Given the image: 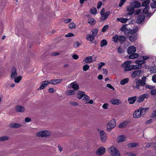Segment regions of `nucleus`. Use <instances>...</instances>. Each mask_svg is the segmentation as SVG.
Wrapping results in <instances>:
<instances>
[{
	"mask_svg": "<svg viewBox=\"0 0 156 156\" xmlns=\"http://www.w3.org/2000/svg\"><path fill=\"white\" fill-rule=\"evenodd\" d=\"M107 44V42L105 39H103L102 40L100 43V46L101 47H103L104 46H106Z\"/></svg>",
	"mask_w": 156,
	"mask_h": 156,
	"instance_id": "58836bf2",
	"label": "nucleus"
},
{
	"mask_svg": "<svg viewBox=\"0 0 156 156\" xmlns=\"http://www.w3.org/2000/svg\"><path fill=\"white\" fill-rule=\"evenodd\" d=\"M126 0H120V3L119 4V6L120 7H121L124 4V3L125 2Z\"/></svg>",
	"mask_w": 156,
	"mask_h": 156,
	"instance_id": "4d7b16f0",
	"label": "nucleus"
},
{
	"mask_svg": "<svg viewBox=\"0 0 156 156\" xmlns=\"http://www.w3.org/2000/svg\"><path fill=\"white\" fill-rule=\"evenodd\" d=\"M69 104L70 105L73 106H76L78 105V103L75 101H71L69 102Z\"/></svg>",
	"mask_w": 156,
	"mask_h": 156,
	"instance_id": "864d4df0",
	"label": "nucleus"
},
{
	"mask_svg": "<svg viewBox=\"0 0 156 156\" xmlns=\"http://www.w3.org/2000/svg\"><path fill=\"white\" fill-rule=\"evenodd\" d=\"M90 12L93 14H95L97 12V9L95 8L91 9Z\"/></svg>",
	"mask_w": 156,
	"mask_h": 156,
	"instance_id": "bf43d9fd",
	"label": "nucleus"
},
{
	"mask_svg": "<svg viewBox=\"0 0 156 156\" xmlns=\"http://www.w3.org/2000/svg\"><path fill=\"white\" fill-rule=\"evenodd\" d=\"M15 110L16 112H23L25 111V108L23 106L17 105L15 107Z\"/></svg>",
	"mask_w": 156,
	"mask_h": 156,
	"instance_id": "9d476101",
	"label": "nucleus"
},
{
	"mask_svg": "<svg viewBox=\"0 0 156 156\" xmlns=\"http://www.w3.org/2000/svg\"><path fill=\"white\" fill-rule=\"evenodd\" d=\"M142 58L143 60H146L150 58V57L148 56H142Z\"/></svg>",
	"mask_w": 156,
	"mask_h": 156,
	"instance_id": "0e129e2a",
	"label": "nucleus"
},
{
	"mask_svg": "<svg viewBox=\"0 0 156 156\" xmlns=\"http://www.w3.org/2000/svg\"><path fill=\"white\" fill-rule=\"evenodd\" d=\"M127 11L128 12V14L129 15H132L134 13V9L133 7L131 6H129L126 7Z\"/></svg>",
	"mask_w": 156,
	"mask_h": 156,
	"instance_id": "9b49d317",
	"label": "nucleus"
},
{
	"mask_svg": "<svg viewBox=\"0 0 156 156\" xmlns=\"http://www.w3.org/2000/svg\"><path fill=\"white\" fill-rule=\"evenodd\" d=\"M108 105L107 103H105L102 106V108L105 109H107L108 108Z\"/></svg>",
	"mask_w": 156,
	"mask_h": 156,
	"instance_id": "774afa93",
	"label": "nucleus"
},
{
	"mask_svg": "<svg viewBox=\"0 0 156 156\" xmlns=\"http://www.w3.org/2000/svg\"><path fill=\"white\" fill-rule=\"evenodd\" d=\"M119 41L121 43H123L124 42L126 39V37L124 36H120L119 37Z\"/></svg>",
	"mask_w": 156,
	"mask_h": 156,
	"instance_id": "2f4dec72",
	"label": "nucleus"
},
{
	"mask_svg": "<svg viewBox=\"0 0 156 156\" xmlns=\"http://www.w3.org/2000/svg\"><path fill=\"white\" fill-rule=\"evenodd\" d=\"M127 29L126 26L124 25L121 28V30L122 32H124Z\"/></svg>",
	"mask_w": 156,
	"mask_h": 156,
	"instance_id": "052dcab7",
	"label": "nucleus"
},
{
	"mask_svg": "<svg viewBox=\"0 0 156 156\" xmlns=\"http://www.w3.org/2000/svg\"><path fill=\"white\" fill-rule=\"evenodd\" d=\"M94 37L92 35L89 34L86 37V38L87 40L90 41H92L94 39Z\"/></svg>",
	"mask_w": 156,
	"mask_h": 156,
	"instance_id": "7c9ffc66",
	"label": "nucleus"
},
{
	"mask_svg": "<svg viewBox=\"0 0 156 156\" xmlns=\"http://www.w3.org/2000/svg\"><path fill=\"white\" fill-rule=\"evenodd\" d=\"M98 32V30L97 29H93L92 30V34L94 37L97 36Z\"/></svg>",
	"mask_w": 156,
	"mask_h": 156,
	"instance_id": "c03bdc74",
	"label": "nucleus"
},
{
	"mask_svg": "<svg viewBox=\"0 0 156 156\" xmlns=\"http://www.w3.org/2000/svg\"><path fill=\"white\" fill-rule=\"evenodd\" d=\"M116 125V123L114 119L111 120L107 125L106 130L110 132Z\"/></svg>",
	"mask_w": 156,
	"mask_h": 156,
	"instance_id": "7ed1b4c3",
	"label": "nucleus"
},
{
	"mask_svg": "<svg viewBox=\"0 0 156 156\" xmlns=\"http://www.w3.org/2000/svg\"><path fill=\"white\" fill-rule=\"evenodd\" d=\"M152 80L153 82L155 83H156V75H154L152 77Z\"/></svg>",
	"mask_w": 156,
	"mask_h": 156,
	"instance_id": "338daca9",
	"label": "nucleus"
},
{
	"mask_svg": "<svg viewBox=\"0 0 156 156\" xmlns=\"http://www.w3.org/2000/svg\"><path fill=\"white\" fill-rule=\"evenodd\" d=\"M131 35L129 36V40L131 41H134L137 39L136 35L135 34H131Z\"/></svg>",
	"mask_w": 156,
	"mask_h": 156,
	"instance_id": "4be33fe9",
	"label": "nucleus"
},
{
	"mask_svg": "<svg viewBox=\"0 0 156 156\" xmlns=\"http://www.w3.org/2000/svg\"><path fill=\"white\" fill-rule=\"evenodd\" d=\"M76 25L73 22L70 23L69 24V27L70 29H74L76 27Z\"/></svg>",
	"mask_w": 156,
	"mask_h": 156,
	"instance_id": "49530a36",
	"label": "nucleus"
},
{
	"mask_svg": "<svg viewBox=\"0 0 156 156\" xmlns=\"http://www.w3.org/2000/svg\"><path fill=\"white\" fill-rule=\"evenodd\" d=\"M49 84L48 80L44 81L41 83V86L39 87L38 90L44 89Z\"/></svg>",
	"mask_w": 156,
	"mask_h": 156,
	"instance_id": "0eeeda50",
	"label": "nucleus"
},
{
	"mask_svg": "<svg viewBox=\"0 0 156 156\" xmlns=\"http://www.w3.org/2000/svg\"><path fill=\"white\" fill-rule=\"evenodd\" d=\"M84 63H90L93 62L92 56H89L86 57L85 59L83 60Z\"/></svg>",
	"mask_w": 156,
	"mask_h": 156,
	"instance_id": "2eb2a0df",
	"label": "nucleus"
},
{
	"mask_svg": "<svg viewBox=\"0 0 156 156\" xmlns=\"http://www.w3.org/2000/svg\"><path fill=\"white\" fill-rule=\"evenodd\" d=\"M153 2L154 3H151V6L152 8H156V1Z\"/></svg>",
	"mask_w": 156,
	"mask_h": 156,
	"instance_id": "13d9d810",
	"label": "nucleus"
},
{
	"mask_svg": "<svg viewBox=\"0 0 156 156\" xmlns=\"http://www.w3.org/2000/svg\"><path fill=\"white\" fill-rule=\"evenodd\" d=\"M148 109V108H143L142 107L140 108L139 109L142 116L145 114L146 110Z\"/></svg>",
	"mask_w": 156,
	"mask_h": 156,
	"instance_id": "bb28decb",
	"label": "nucleus"
},
{
	"mask_svg": "<svg viewBox=\"0 0 156 156\" xmlns=\"http://www.w3.org/2000/svg\"><path fill=\"white\" fill-rule=\"evenodd\" d=\"M142 67V66L138 65H131L130 67V70L133 69H140Z\"/></svg>",
	"mask_w": 156,
	"mask_h": 156,
	"instance_id": "5701e85b",
	"label": "nucleus"
},
{
	"mask_svg": "<svg viewBox=\"0 0 156 156\" xmlns=\"http://www.w3.org/2000/svg\"><path fill=\"white\" fill-rule=\"evenodd\" d=\"M131 63V62L127 61L125 62L122 65V66L124 68V70L126 71L130 70V64Z\"/></svg>",
	"mask_w": 156,
	"mask_h": 156,
	"instance_id": "423d86ee",
	"label": "nucleus"
},
{
	"mask_svg": "<svg viewBox=\"0 0 156 156\" xmlns=\"http://www.w3.org/2000/svg\"><path fill=\"white\" fill-rule=\"evenodd\" d=\"M135 62L138 65L142 66V64H143L145 63V62L143 60H136L135 61Z\"/></svg>",
	"mask_w": 156,
	"mask_h": 156,
	"instance_id": "a18cd8bd",
	"label": "nucleus"
},
{
	"mask_svg": "<svg viewBox=\"0 0 156 156\" xmlns=\"http://www.w3.org/2000/svg\"><path fill=\"white\" fill-rule=\"evenodd\" d=\"M108 28V25H106L102 29V31L103 32H105L106 31V30H107Z\"/></svg>",
	"mask_w": 156,
	"mask_h": 156,
	"instance_id": "e2e57ef3",
	"label": "nucleus"
},
{
	"mask_svg": "<svg viewBox=\"0 0 156 156\" xmlns=\"http://www.w3.org/2000/svg\"><path fill=\"white\" fill-rule=\"evenodd\" d=\"M147 94H145L139 96L137 99V101L138 102H142L145 98H147L148 97Z\"/></svg>",
	"mask_w": 156,
	"mask_h": 156,
	"instance_id": "1a4fd4ad",
	"label": "nucleus"
},
{
	"mask_svg": "<svg viewBox=\"0 0 156 156\" xmlns=\"http://www.w3.org/2000/svg\"><path fill=\"white\" fill-rule=\"evenodd\" d=\"M10 139V137L8 136H5L0 137V141L9 140Z\"/></svg>",
	"mask_w": 156,
	"mask_h": 156,
	"instance_id": "72a5a7b5",
	"label": "nucleus"
},
{
	"mask_svg": "<svg viewBox=\"0 0 156 156\" xmlns=\"http://www.w3.org/2000/svg\"><path fill=\"white\" fill-rule=\"evenodd\" d=\"M139 146L137 143H130L127 144V146L129 148Z\"/></svg>",
	"mask_w": 156,
	"mask_h": 156,
	"instance_id": "e433bc0d",
	"label": "nucleus"
},
{
	"mask_svg": "<svg viewBox=\"0 0 156 156\" xmlns=\"http://www.w3.org/2000/svg\"><path fill=\"white\" fill-rule=\"evenodd\" d=\"M136 99V97L134 96L129 98L128 99V101L130 104H132L135 102Z\"/></svg>",
	"mask_w": 156,
	"mask_h": 156,
	"instance_id": "cd10ccee",
	"label": "nucleus"
},
{
	"mask_svg": "<svg viewBox=\"0 0 156 156\" xmlns=\"http://www.w3.org/2000/svg\"><path fill=\"white\" fill-rule=\"evenodd\" d=\"M124 33L126 35L129 36L130 34H132L130 31V29H126Z\"/></svg>",
	"mask_w": 156,
	"mask_h": 156,
	"instance_id": "de8ad7c7",
	"label": "nucleus"
},
{
	"mask_svg": "<svg viewBox=\"0 0 156 156\" xmlns=\"http://www.w3.org/2000/svg\"><path fill=\"white\" fill-rule=\"evenodd\" d=\"M85 92L81 91H78L77 92L76 97L77 98L80 99H81L83 95H84Z\"/></svg>",
	"mask_w": 156,
	"mask_h": 156,
	"instance_id": "b1692460",
	"label": "nucleus"
},
{
	"mask_svg": "<svg viewBox=\"0 0 156 156\" xmlns=\"http://www.w3.org/2000/svg\"><path fill=\"white\" fill-rule=\"evenodd\" d=\"M131 54L129 55V58L130 59H134L136 58L139 56L138 54L136 53H134Z\"/></svg>",
	"mask_w": 156,
	"mask_h": 156,
	"instance_id": "f704fd0d",
	"label": "nucleus"
},
{
	"mask_svg": "<svg viewBox=\"0 0 156 156\" xmlns=\"http://www.w3.org/2000/svg\"><path fill=\"white\" fill-rule=\"evenodd\" d=\"M119 37L117 35H115L112 38V41L115 42H116L119 41Z\"/></svg>",
	"mask_w": 156,
	"mask_h": 156,
	"instance_id": "603ef678",
	"label": "nucleus"
},
{
	"mask_svg": "<svg viewBox=\"0 0 156 156\" xmlns=\"http://www.w3.org/2000/svg\"><path fill=\"white\" fill-rule=\"evenodd\" d=\"M130 5L133 7L139 8L141 6V4L138 2H133L130 3Z\"/></svg>",
	"mask_w": 156,
	"mask_h": 156,
	"instance_id": "412c9836",
	"label": "nucleus"
},
{
	"mask_svg": "<svg viewBox=\"0 0 156 156\" xmlns=\"http://www.w3.org/2000/svg\"><path fill=\"white\" fill-rule=\"evenodd\" d=\"M62 81V79L51 80L49 81V84L51 83L54 85H56L58 83H61Z\"/></svg>",
	"mask_w": 156,
	"mask_h": 156,
	"instance_id": "a211bd4d",
	"label": "nucleus"
},
{
	"mask_svg": "<svg viewBox=\"0 0 156 156\" xmlns=\"http://www.w3.org/2000/svg\"><path fill=\"white\" fill-rule=\"evenodd\" d=\"M51 134V132L48 130L41 131L36 133L37 136L38 137L49 138Z\"/></svg>",
	"mask_w": 156,
	"mask_h": 156,
	"instance_id": "f257e3e1",
	"label": "nucleus"
},
{
	"mask_svg": "<svg viewBox=\"0 0 156 156\" xmlns=\"http://www.w3.org/2000/svg\"><path fill=\"white\" fill-rule=\"evenodd\" d=\"M150 94L151 95H154L156 94V89H152L150 91Z\"/></svg>",
	"mask_w": 156,
	"mask_h": 156,
	"instance_id": "6e6d98bb",
	"label": "nucleus"
},
{
	"mask_svg": "<svg viewBox=\"0 0 156 156\" xmlns=\"http://www.w3.org/2000/svg\"><path fill=\"white\" fill-rule=\"evenodd\" d=\"M145 87L146 88L149 89H153L154 87L153 86H151L149 85H145Z\"/></svg>",
	"mask_w": 156,
	"mask_h": 156,
	"instance_id": "680f3d73",
	"label": "nucleus"
},
{
	"mask_svg": "<svg viewBox=\"0 0 156 156\" xmlns=\"http://www.w3.org/2000/svg\"><path fill=\"white\" fill-rule=\"evenodd\" d=\"M109 14L110 12L109 11H108L107 12L105 13L102 14H102L101 15V20L103 21L105 20L108 17Z\"/></svg>",
	"mask_w": 156,
	"mask_h": 156,
	"instance_id": "aec40b11",
	"label": "nucleus"
},
{
	"mask_svg": "<svg viewBox=\"0 0 156 156\" xmlns=\"http://www.w3.org/2000/svg\"><path fill=\"white\" fill-rule=\"evenodd\" d=\"M127 122H124L120 123L119 126V128H122L125 127L126 126Z\"/></svg>",
	"mask_w": 156,
	"mask_h": 156,
	"instance_id": "37998d69",
	"label": "nucleus"
},
{
	"mask_svg": "<svg viewBox=\"0 0 156 156\" xmlns=\"http://www.w3.org/2000/svg\"><path fill=\"white\" fill-rule=\"evenodd\" d=\"M9 126L11 128H18L22 126V125L19 123H11L9 124Z\"/></svg>",
	"mask_w": 156,
	"mask_h": 156,
	"instance_id": "4468645a",
	"label": "nucleus"
},
{
	"mask_svg": "<svg viewBox=\"0 0 156 156\" xmlns=\"http://www.w3.org/2000/svg\"><path fill=\"white\" fill-rule=\"evenodd\" d=\"M141 71L137 70L133 72L131 74V76L132 77H139L141 74Z\"/></svg>",
	"mask_w": 156,
	"mask_h": 156,
	"instance_id": "ddd939ff",
	"label": "nucleus"
},
{
	"mask_svg": "<svg viewBox=\"0 0 156 156\" xmlns=\"http://www.w3.org/2000/svg\"><path fill=\"white\" fill-rule=\"evenodd\" d=\"M117 20L118 21L122 23H126L128 20V19L122 17L120 18H117Z\"/></svg>",
	"mask_w": 156,
	"mask_h": 156,
	"instance_id": "c9c22d12",
	"label": "nucleus"
},
{
	"mask_svg": "<svg viewBox=\"0 0 156 156\" xmlns=\"http://www.w3.org/2000/svg\"><path fill=\"white\" fill-rule=\"evenodd\" d=\"M110 102L112 104L118 105L122 103V101L119 99L113 98L110 100Z\"/></svg>",
	"mask_w": 156,
	"mask_h": 156,
	"instance_id": "f3484780",
	"label": "nucleus"
},
{
	"mask_svg": "<svg viewBox=\"0 0 156 156\" xmlns=\"http://www.w3.org/2000/svg\"><path fill=\"white\" fill-rule=\"evenodd\" d=\"M145 19V16L143 15L139 16L136 20V22L138 24H140Z\"/></svg>",
	"mask_w": 156,
	"mask_h": 156,
	"instance_id": "dca6fc26",
	"label": "nucleus"
},
{
	"mask_svg": "<svg viewBox=\"0 0 156 156\" xmlns=\"http://www.w3.org/2000/svg\"><path fill=\"white\" fill-rule=\"evenodd\" d=\"M22 77L21 76H19L16 77L14 79V81L16 83H19L21 80Z\"/></svg>",
	"mask_w": 156,
	"mask_h": 156,
	"instance_id": "a19ab883",
	"label": "nucleus"
},
{
	"mask_svg": "<svg viewBox=\"0 0 156 156\" xmlns=\"http://www.w3.org/2000/svg\"><path fill=\"white\" fill-rule=\"evenodd\" d=\"M18 74L16 71V69L13 68L12 69L11 75V78L12 80H13L16 77H17Z\"/></svg>",
	"mask_w": 156,
	"mask_h": 156,
	"instance_id": "f8f14e48",
	"label": "nucleus"
},
{
	"mask_svg": "<svg viewBox=\"0 0 156 156\" xmlns=\"http://www.w3.org/2000/svg\"><path fill=\"white\" fill-rule=\"evenodd\" d=\"M82 100L83 101H89L90 99V98L87 95L85 94V93L84 94V95H83V97Z\"/></svg>",
	"mask_w": 156,
	"mask_h": 156,
	"instance_id": "ea45409f",
	"label": "nucleus"
},
{
	"mask_svg": "<svg viewBox=\"0 0 156 156\" xmlns=\"http://www.w3.org/2000/svg\"><path fill=\"white\" fill-rule=\"evenodd\" d=\"M97 130L99 133L100 139L101 141L103 142H105L107 139V134L103 130L99 129H98Z\"/></svg>",
	"mask_w": 156,
	"mask_h": 156,
	"instance_id": "f03ea898",
	"label": "nucleus"
},
{
	"mask_svg": "<svg viewBox=\"0 0 156 156\" xmlns=\"http://www.w3.org/2000/svg\"><path fill=\"white\" fill-rule=\"evenodd\" d=\"M139 111L140 110L138 109L135 111L133 114V118L136 119L140 117L141 116H142Z\"/></svg>",
	"mask_w": 156,
	"mask_h": 156,
	"instance_id": "6ab92c4d",
	"label": "nucleus"
},
{
	"mask_svg": "<svg viewBox=\"0 0 156 156\" xmlns=\"http://www.w3.org/2000/svg\"><path fill=\"white\" fill-rule=\"evenodd\" d=\"M136 48L134 46H131L127 49V52L129 55L134 53L136 51Z\"/></svg>",
	"mask_w": 156,
	"mask_h": 156,
	"instance_id": "6e6552de",
	"label": "nucleus"
},
{
	"mask_svg": "<svg viewBox=\"0 0 156 156\" xmlns=\"http://www.w3.org/2000/svg\"><path fill=\"white\" fill-rule=\"evenodd\" d=\"M72 20V19L69 18H66L63 21L64 23H69Z\"/></svg>",
	"mask_w": 156,
	"mask_h": 156,
	"instance_id": "5fc2aeb1",
	"label": "nucleus"
},
{
	"mask_svg": "<svg viewBox=\"0 0 156 156\" xmlns=\"http://www.w3.org/2000/svg\"><path fill=\"white\" fill-rule=\"evenodd\" d=\"M129 79L128 78H125L122 80L120 82V83L122 85H124L128 82Z\"/></svg>",
	"mask_w": 156,
	"mask_h": 156,
	"instance_id": "4c0bfd02",
	"label": "nucleus"
},
{
	"mask_svg": "<svg viewBox=\"0 0 156 156\" xmlns=\"http://www.w3.org/2000/svg\"><path fill=\"white\" fill-rule=\"evenodd\" d=\"M150 3L149 0H147L144 1L142 3V5L143 6H146Z\"/></svg>",
	"mask_w": 156,
	"mask_h": 156,
	"instance_id": "09e8293b",
	"label": "nucleus"
},
{
	"mask_svg": "<svg viewBox=\"0 0 156 156\" xmlns=\"http://www.w3.org/2000/svg\"><path fill=\"white\" fill-rule=\"evenodd\" d=\"M138 28L137 27H135L133 28V30H130L131 33L132 34H135L138 31Z\"/></svg>",
	"mask_w": 156,
	"mask_h": 156,
	"instance_id": "79ce46f5",
	"label": "nucleus"
},
{
	"mask_svg": "<svg viewBox=\"0 0 156 156\" xmlns=\"http://www.w3.org/2000/svg\"><path fill=\"white\" fill-rule=\"evenodd\" d=\"M71 87L75 90H78L79 89V85L75 83V82H73L70 84Z\"/></svg>",
	"mask_w": 156,
	"mask_h": 156,
	"instance_id": "a878e982",
	"label": "nucleus"
},
{
	"mask_svg": "<svg viewBox=\"0 0 156 156\" xmlns=\"http://www.w3.org/2000/svg\"><path fill=\"white\" fill-rule=\"evenodd\" d=\"M88 23L91 25H94L96 23L95 20L92 17L89 18L87 21Z\"/></svg>",
	"mask_w": 156,
	"mask_h": 156,
	"instance_id": "c85d7f7f",
	"label": "nucleus"
},
{
	"mask_svg": "<svg viewBox=\"0 0 156 156\" xmlns=\"http://www.w3.org/2000/svg\"><path fill=\"white\" fill-rule=\"evenodd\" d=\"M126 140L125 137L121 135L118 137L117 142L118 143L123 142Z\"/></svg>",
	"mask_w": 156,
	"mask_h": 156,
	"instance_id": "c756f323",
	"label": "nucleus"
},
{
	"mask_svg": "<svg viewBox=\"0 0 156 156\" xmlns=\"http://www.w3.org/2000/svg\"><path fill=\"white\" fill-rule=\"evenodd\" d=\"M149 8L150 7L149 6H147L143 11V13L147 14L148 16H150L151 15V13L148 12V10L149 9Z\"/></svg>",
	"mask_w": 156,
	"mask_h": 156,
	"instance_id": "393cba45",
	"label": "nucleus"
},
{
	"mask_svg": "<svg viewBox=\"0 0 156 156\" xmlns=\"http://www.w3.org/2000/svg\"><path fill=\"white\" fill-rule=\"evenodd\" d=\"M98 70L101 69V67L105 65V63L103 62H101L100 63L98 64Z\"/></svg>",
	"mask_w": 156,
	"mask_h": 156,
	"instance_id": "8fccbe9b",
	"label": "nucleus"
},
{
	"mask_svg": "<svg viewBox=\"0 0 156 156\" xmlns=\"http://www.w3.org/2000/svg\"><path fill=\"white\" fill-rule=\"evenodd\" d=\"M109 150L112 156H121L119 152L115 147H112L109 148Z\"/></svg>",
	"mask_w": 156,
	"mask_h": 156,
	"instance_id": "20e7f679",
	"label": "nucleus"
},
{
	"mask_svg": "<svg viewBox=\"0 0 156 156\" xmlns=\"http://www.w3.org/2000/svg\"><path fill=\"white\" fill-rule=\"evenodd\" d=\"M129 156H136V154L131 152H128L126 153Z\"/></svg>",
	"mask_w": 156,
	"mask_h": 156,
	"instance_id": "69168bd1",
	"label": "nucleus"
},
{
	"mask_svg": "<svg viewBox=\"0 0 156 156\" xmlns=\"http://www.w3.org/2000/svg\"><path fill=\"white\" fill-rule=\"evenodd\" d=\"M89 66L87 64L85 65L83 67V69L85 71H87L89 69Z\"/></svg>",
	"mask_w": 156,
	"mask_h": 156,
	"instance_id": "3c124183",
	"label": "nucleus"
},
{
	"mask_svg": "<svg viewBox=\"0 0 156 156\" xmlns=\"http://www.w3.org/2000/svg\"><path fill=\"white\" fill-rule=\"evenodd\" d=\"M75 90H69L67 91L66 94L67 95H72L75 94Z\"/></svg>",
	"mask_w": 156,
	"mask_h": 156,
	"instance_id": "473e14b6",
	"label": "nucleus"
},
{
	"mask_svg": "<svg viewBox=\"0 0 156 156\" xmlns=\"http://www.w3.org/2000/svg\"><path fill=\"white\" fill-rule=\"evenodd\" d=\"M105 148L103 147H101L98 148L95 152V154L98 156H101L105 153Z\"/></svg>",
	"mask_w": 156,
	"mask_h": 156,
	"instance_id": "39448f33",
	"label": "nucleus"
}]
</instances>
